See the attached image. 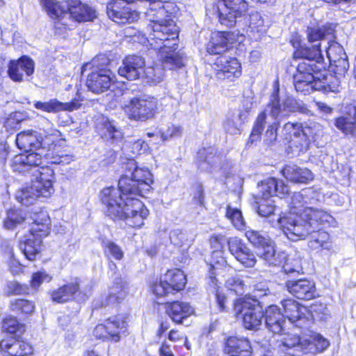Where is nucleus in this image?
I'll list each match as a JSON object with an SVG mask.
<instances>
[{
  "mask_svg": "<svg viewBox=\"0 0 356 356\" xmlns=\"http://www.w3.org/2000/svg\"><path fill=\"white\" fill-rule=\"evenodd\" d=\"M129 164L134 168L131 177L122 176L119 179L118 188H104L101 200L106 213L111 218L123 220L130 227H140L149 211L138 197H144L150 191L153 175L147 168L135 167L133 161Z\"/></svg>",
  "mask_w": 356,
  "mask_h": 356,
  "instance_id": "1",
  "label": "nucleus"
},
{
  "mask_svg": "<svg viewBox=\"0 0 356 356\" xmlns=\"http://www.w3.org/2000/svg\"><path fill=\"white\" fill-rule=\"evenodd\" d=\"M146 16L152 22V32L147 38L152 49L159 51V56L164 65L170 69L182 67L184 63V53L177 51L179 30L168 10L161 3L147 8Z\"/></svg>",
  "mask_w": 356,
  "mask_h": 356,
  "instance_id": "2",
  "label": "nucleus"
},
{
  "mask_svg": "<svg viewBox=\"0 0 356 356\" xmlns=\"http://www.w3.org/2000/svg\"><path fill=\"white\" fill-rule=\"evenodd\" d=\"M297 54L307 58L298 64L296 73L293 76L294 86L298 92L309 93L314 90L320 89L338 91L339 80L331 74L321 73L325 67L318 47H314L312 54L309 49H302Z\"/></svg>",
  "mask_w": 356,
  "mask_h": 356,
  "instance_id": "3",
  "label": "nucleus"
},
{
  "mask_svg": "<svg viewBox=\"0 0 356 356\" xmlns=\"http://www.w3.org/2000/svg\"><path fill=\"white\" fill-rule=\"evenodd\" d=\"M332 220V217L326 211L307 207L300 214L279 218L272 225L282 229L289 240L297 241L305 239L309 231L314 232Z\"/></svg>",
  "mask_w": 356,
  "mask_h": 356,
  "instance_id": "4",
  "label": "nucleus"
},
{
  "mask_svg": "<svg viewBox=\"0 0 356 356\" xmlns=\"http://www.w3.org/2000/svg\"><path fill=\"white\" fill-rule=\"evenodd\" d=\"M42 6L54 20L55 32L64 35L67 30L75 27L76 22L92 21L96 17V11L90 6L79 1L71 4L67 10L56 0H42Z\"/></svg>",
  "mask_w": 356,
  "mask_h": 356,
  "instance_id": "5",
  "label": "nucleus"
},
{
  "mask_svg": "<svg viewBox=\"0 0 356 356\" xmlns=\"http://www.w3.org/2000/svg\"><path fill=\"white\" fill-rule=\"evenodd\" d=\"M296 112L307 114L309 111L292 96L286 95L281 98L279 96V86L276 84L274 92L270 97L269 102L256 119L250 140L252 143L259 138L266 126L268 118L278 121V119L286 118Z\"/></svg>",
  "mask_w": 356,
  "mask_h": 356,
  "instance_id": "6",
  "label": "nucleus"
},
{
  "mask_svg": "<svg viewBox=\"0 0 356 356\" xmlns=\"http://www.w3.org/2000/svg\"><path fill=\"white\" fill-rule=\"evenodd\" d=\"M54 170L51 168H42L40 177H33L30 185L16 191L17 201L24 206H29L40 198L49 197L54 191Z\"/></svg>",
  "mask_w": 356,
  "mask_h": 356,
  "instance_id": "7",
  "label": "nucleus"
},
{
  "mask_svg": "<svg viewBox=\"0 0 356 356\" xmlns=\"http://www.w3.org/2000/svg\"><path fill=\"white\" fill-rule=\"evenodd\" d=\"M51 220L47 211L35 214L25 241L19 243V249L29 261L35 259L42 248V238L50 232Z\"/></svg>",
  "mask_w": 356,
  "mask_h": 356,
  "instance_id": "8",
  "label": "nucleus"
},
{
  "mask_svg": "<svg viewBox=\"0 0 356 356\" xmlns=\"http://www.w3.org/2000/svg\"><path fill=\"white\" fill-rule=\"evenodd\" d=\"M260 188L261 197L258 202L257 213L261 216L269 218V223L273 227L272 222L284 216H280L276 220L271 218V216L274 214L276 208L274 206L275 201L270 197L273 195H276L280 198H284L289 193V187L281 180L278 181L275 178H269L261 182Z\"/></svg>",
  "mask_w": 356,
  "mask_h": 356,
  "instance_id": "9",
  "label": "nucleus"
},
{
  "mask_svg": "<svg viewBox=\"0 0 356 356\" xmlns=\"http://www.w3.org/2000/svg\"><path fill=\"white\" fill-rule=\"evenodd\" d=\"M234 309L236 317L243 320L246 329L258 330L261 325L264 312L257 300L240 298L234 303Z\"/></svg>",
  "mask_w": 356,
  "mask_h": 356,
  "instance_id": "10",
  "label": "nucleus"
},
{
  "mask_svg": "<svg viewBox=\"0 0 356 356\" xmlns=\"http://www.w3.org/2000/svg\"><path fill=\"white\" fill-rule=\"evenodd\" d=\"M124 110L129 119L145 122L156 115L158 102L152 96L143 95L131 99Z\"/></svg>",
  "mask_w": 356,
  "mask_h": 356,
  "instance_id": "11",
  "label": "nucleus"
},
{
  "mask_svg": "<svg viewBox=\"0 0 356 356\" xmlns=\"http://www.w3.org/2000/svg\"><path fill=\"white\" fill-rule=\"evenodd\" d=\"M186 284V278L179 269L168 270L159 281L151 286L152 293L157 297H165L182 290Z\"/></svg>",
  "mask_w": 356,
  "mask_h": 356,
  "instance_id": "12",
  "label": "nucleus"
},
{
  "mask_svg": "<svg viewBox=\"0 0 356 356\" xmlns=\"http://www.w3.org/2000/svg\"><path fill=\"white\" fill-rule=\"evenodd\" d=\"M42 162L43 159L40 153L26 152L15 155L11 160L10 167L15 172L31 173L33 177H36V176L40 177L42 168H49L47 165H42Z\"/></svg>",
  "mask_w": 356,
  "mask_h": 356,
  "instance_id": "13",
  "label": "nucleus"
},
{
  "mask_svg": "<svg viewBox=\"0 0 356 356\" xmlns=\"http://www.w3.org/2000/svg\"><path fill=\"white\" fill-rule=\"evenodd\" d=\"M282 305L289 325L302 328L310 324L312 315L306 307L293 299L284 300Z\"/></svg>",
  "mask_w": 356,
  "mask_h": 356,
  "instance_id": "14",
  "label": "nucleus"
},
{
  "mask_svg": "<svg viewBox=\"0 0 356 356\" xmlns=\"http://www.w3.org/2000/svg\"><path fill=\"white\" fill-rule=\"evenodd\" d=\"M223 6L218 8V19L222 25L233 27L237 18L245 15L248 9L245 0H222Z\"/></svg>",
  "mask_w": 356,
  "mask_h": 356,
  "instance_id": "15",
  "label": "nucleus"
},
{
  "mask_svg": "<svg viewBox=\"0 0 356 356\" xmlns=\"http://www.w3.org/2000/svg\"><path fill=\"white\" fill-rule=\"evenodd\" d=\"M127 0H112L107 5V15L110 19L119 24L132 23L139 18V13L132 10Z\"/></svg>",
  "mask_w": 356,
  "mask_h": 356,
  "instance_id": "16",
  "label": "nucleus"
},
{
  "mask_svg": "<svg viewBox=\"0 0 356 356\" xmlns=\"http://www.w3.org/2000/svg\"><path fill=\"white\" fill-rule=\"evenodd\" d=\"M115 82V76L108 68H97L88 74L86 80L88 88L95 93H102L109 89Z\"/></svg>",
  "mask_w": 356,
  "mask_h": 356,
  "instance_id": "17",
  "label": "nucleus"
},
{
  "mask_svg": "<svg viewBox=\"0 0 356 356\" xmlns=\"http://www.w3.org/2000/svg\"><path fill=\"white\" fill-rule=\"evenodd\" d=\"M230 253L244 267L252 268L257 262L256 257L247 245L238 237H231L227 240Z\"/></svg>",
  "mask_w": 356,
  "mask_h": 356,
  "instance_id": "18",
  "label": "nucleus"
},
{
  "mask_svg": "<svg viewBox=\"0 0 356 356\" xmlns=\"http://www.w3.org/2000/svg\"><path fill=\"white\" fill-rule=\"evenodd\" d=\"M215 66L218 79L232 80L241 74V65L236 58L220 56L216 59Z\"/></svg>",
  "mask_w": 356,
  "mask_h": 356,
  "instance_id": "19",
  "label": "nucleus"
},
{
  "mask_svg": "<svg viewBox=\"0 0 356 356\" xmlns=\"http://www.w3.org/2000/svg\"><path fill=\"white\" fill-rule=\"evenodd\" d=\"M145 59L142 56L131 55L124 59L122 65L118 69V73L127 79L136 80L145 74Z\"/></svg>",
  "mask_w": 356,
  "mask_h": 356,
  "instance_id": "20",
  "label": "nucleus"
},
{
  "mask_svg": "<svg viewBox=\"0 0 356 356\" xmlns=\"http://www.w3.org/2000/svg\"><path fill=\"white\" fill-rule=\"evenodd\" d=\"M33 350L30 343L15 337H8L0 341V352L3 356H29Z\"/></svg>",
  "mask_w": 356,
  "mask_h": 356,
  "instance_id": "21",
  "label": "nucleus"
},
{
  "mask_svg": "<svg viewBox=\"0 0 356 356\" xmlns=\"http://www.w3.org/2000/svg\"><path fill=\"white\" fill-rule=\"evenodd\" d=\"M324 127L318 122L309 121L305 122L303 127V138L299 145H296V140H294L291 145V151L293 153L299 154L305 152L309 147L310 138L315 140L321 136L323 133Z\"/></svg>",
  "mask_w": 356,
  "mask_h": 356,
  "instance_id": "22",
  "label": "nucleus"
},
{
  "mask_svg": "<svg viewBox=\"0 0 356 356\" xmlns=\"http://www.w3.org/2000/svg\"><path fill=\"white\" fill-rule=\"evenodd\" d=\"M286 288L291 294L301 300H312L317 296L314 282L307 279L288 281Z\"/></svg>",
  "mask_w": 356,
  "mask_h": 356,
  "instance_id": "23",
  "label": "nucleus"
},
{
  "mask_svg": "<svg viewBox=\"0 0 356 356\" xmlns=\"http://www.w3.org/2000/svg\"><path fill=\"white\" fill-rule=\"evenodd\" d=\"M266 325L267 328L275 334L284 333L290 325L285 320V316L276 305H270L266 310Z\"/></svg>",
  "mask_w": 356,
  "mask_h": 356,
  "instance_id": "24",
  "label": "nucleus"
},
{
  "mask_svg": "<svg viewBox=\"0 0 356 356\" xmlns=\"http://www.w3.org/2000/svg\"><path fill=\"white\" fill-rule=\"evenodd\" d=\"M325 43L324 47L330 64L340 68L338 70L339 74L346 72L348 63L343 47L334 41L329 40Z\"/></svg>",
  "mask_w": 356,
  "mask_h": 356,
  "instance_id": "25",
  "label": "nucleus"
},
{
  "mask_svg": "<svg viewBox=\"0 0 356 356\" xmlns=\"http://www.w3.org/2000/svg\"><path fill=\"white\" fill-rule=\"evenodd\" d=\"M22 72L31 76L34 72V62L27 56H22L17 60H10L8 64V74L15 82L23 81Z\"/></svg>",
  "mask_w": 356,
  "mask_h": 356,
  "instance_id": "26",
  "label": "nucleus"
},
{
  "mask_svg": "<svg viewBox=\"0 0 356 356\" xmlns=\"http://www.w3.org/2000/svg\"><path fill=\"white\" fill-rule=\"evenodd\" d=\"M81 101L82 99L75 98L70 102H61L56 99H51L48 102L37 101L34 103V106L37 109L47 113L72 112L81 107Z\"/></svg>",
  "mask_w": 356,
  "mask_h": 356,
  "instance_id": "27",
  "label": "nucleus"
},
{
  "mask_svg": "<svg viewBox=\"0 0 356 356\" xmlns=\"http://www.w3.org/2000/svg\"><path fill=\"white\" fill-rule=\"evenodd\" d=\"M300 347L303 349V354H316L324 352L329 346L330 341L322 334L311 332L309 334L302 336V342Z\"/></svg>",
  "mask_w": 356,
  "mask_h": 356,
  "instance_id": "28",
  "label": "nucleus"
},
{
  "mask_svg": "<svg viewBox=\"0 0 356 356\" xmlns=\"http://www.w3.org/2000/svg\"><path fill=\"white\" fill-rule=\"evenodd\" d=\"M224 352L229 356H252L250 341L245 337H229L225 342Z\"/></svg>",
  "mask_w": 356,
  "mask_h": 356,
  "instance_id": "29",
  "label": "nucleus"
},
{
  "mask_svg": "<svg viewBox=\"0 0 356 356\" xmlns=\"http://www.w3.org/2000/svg\"><path fill=\"white\" fill-rule=\"evenodd\" d=\"M234 34L227 31H218L211 34L207 49L211 54H220L225 52L234 42Z\"/></svg>",
  "mask_w": 356,
  "mask_h": 356,
  "instance_id": "30",
  "label": "nucleus"
},
{
  "mask_svg": "<svg viewBox=\"0 0 356 356\" xmlns=\"http://www.w3.org/2000/svg\"><path fill=\"white\" fill-rule=\"evenodd\" d=\"M167 315L175 323H181L182 321L194 314V309L187 302L174 301L167 302L165 305Z\"/></svg>",
  "mask_w": 356,
  "mask_h": 356,
  "instance_id": "31",
  "label": "nucleus"
},
{
  "mask_svg": "<svg viewBox=\"0 0 356 356\" xmlns=\"http://www.w3.org/2000/svg\"><path fill=\"white\" fill-rule=\"evenodd\" d=\"M286 179L295 183L307 184L314 179V175L307 168H300L294 164L286 165L282 170Z\"/></svg>",
  "mask_w": 356,
  "mask_h": 356,
  "instance_id": "32",
  "label": "nucleus"
},
{
  "mask_svg": "<svg viewBox=\"0 0 356 356\" xmlns=\"http://www.w3.org/2000/svg\"><path fill=\"white\" fill-rule=\"evenodd\" d=\"M348 116H342L335 120L336 127L346 135H356V107L353 105L347 106Z\"/></svg>",
  "mask_w": 356,
  "mask_h": 356,
  "instance_id": "33",
  "label": "nucleus"
},
{
  "mask_svg": "<svg viewBox=\"0 0 356 356\" xmlns=\"http://www.w3.org/2000/svg\"><path fill=\"white\" fill-rule=\"evenodd\" d=\"M108 330L110 340L118 342L122 335L127 333V323L122 316H115L108 318L104 322Z\"/></svg>",
  "mask_w": 356,
  "mask_h": 356,
  "instance_id": "34",
  "label": "nucleus"
},
{
  "mask_svg": "<svg viewBox=\"0 0 356 356\" xmlns=\"http://www.w3.org/2000/svg\"><path fill=\"white\" fill-rule=\"evenodd\" d=\"M16 144L21 149L28 151L32 148L39 149L41 147L40 142V134L33 130L24 131L16 136Z\"/></svg>",
  "mask_w": 356,
  "mask_h": 356,
  "instance_id": "35",
  "label": "nucleus"
},
{
  "mask_svg": "<svg viewBox=\"0 0 356 356\" xmlns=\"http://www.w3.org/2000/svg\"><path fill=\"white\" fill-rule=\"evenodd\" d=\"M328 31H329V29H327V27L325 26H323L321 27H308L307 28V34L308 40L310 42L320 41V43H318L317 44H314L312 48H309V49L311 50L312 54L313 53V50H314V47H318V49L320 51L321 55L322 56L321 47L323 44V43L327 42V41H325V37L328 34ZM302 49H308V47H301L300 49H298L295 52V56L296 57H300V58H303L302 60H307V58L297 54L298 51Z\"/></svg>",
  "mask_w": 356,
  "mask_h": 356,
  "instance_id": "36",
  "label": "nucleus"
},
{
  "mask_svg": "<svg viewBox=\"0 0 356 356\" xmlns=\"http://www.w3.org/2000/svg\"><path fill=\"white\" fill-rule=\"evenodd\" d=\"M268 27L259 12L250 14L248 31L250 37L255 40H260L266 33Z\"/></svg>",
  "mask_w": 356,
  "mask_h": 356,
  "instance_id": "37",
  "label": "nucleus"
},
{
  "mask_svg": "<svg viewBox=\"0 0 356 356\" xmlns=\"http://www.w3.org/2000/svg\"><path fill=\"white\" fill-rule=\"evenodd\" d=\"M302 342V337L287 334L278 348L282 352L291 356H300V353L303 354V349L300 347Z\"/></svg>",
  "mask_w": 356,
  "mask_h": 356,
  "instance_id": "38",
  "label": "nucleus"
},
{
  "mask_svg": "<svg viewBox=\"0 0 356 356\" xmlns=\"http://www.w3.org/2000/svg\"><path fill=\"white\" fill-rule=\"evenodd\" d=\"M79 284L75 282L65 284L51 293V298L53 302L63 303L73 299L74 294L79 291Z\"/></svg>",
  "mask_w": 356,
  "mask_h": 356,
  "instance_id": "39",
  "label": "nucleus"
},
{
  "mask_svg": "<svg viewBox=\"0 0 356 356\" xmlns=\"http://www.w3.org/2000/svg\"><path fill=\"white\" fill-rule=\"evenodd\" d=\"M307 237H309V246L313 250L332 248L328 233L322 230L321 228L316 229L314 232L309 231Z\"/></svg>",
  "mask_w": 356,
  "mask_h": 356,
  "instance_id": "40",
  "label": "nucleus"
},
{
  "mask_svg": "<svg viewBox=\"0 0 356 356\" xmlns=\"http://www.w3.org/2000/svg\"><path fill=\"white\" fill-rule=\"evenodd\" d=\"M258 255L269 266H280L286 258L284 252H276L271 241L259 250Z\"/></svg>",
  "mask_w": 356,
  "mask_h": 356,
  "instance_id": "41",
  "label": "nucleus"
},
{
  "mask_svg": "<svg viewBox=\"0 0 356 356\" xmlns=\"http://www.w3.org/2000/svg\"><path fill=\"white\" fill-rule=\"evenodd\" d=\"M314 193L312 188H307L303 190L300 193H294L290 197V201L287 202L291 209H293L294 211L291 214L298 215V212L300 211V208L303 207L305 204L311 203L309 197Z\"/></svg>",
  "mask_w": 356,
  "mask_h": 356,
  "instance_id": "42",
  "label": "nucleus"
},
{
  "mask_svg": "<svg viewBox=\"0 0 356 356\" xmlns=\"http://www.w3.org/2000/svg\"><path fill=\"white\" fill-rule=\"evenodd\" d=\"M26 213L19 209H10L3 221V228L8 230L15 229L22 225L26 220Z\"/></svg>",
  "mask_w": 356,
  "mask_h": 356,
  "instance_id": "43",
  "label": "nucleus"
},
{
  "mask_svg": "<svg viewBox=\"0 0 356 356\" xmlns=\"http://www.w3.org/2000/svg\"><path fill=\"white\" fill-rule=\"evenodd\" d=\"M127 295L125 283L121 279H118L111 286L109 293L107 296V304L114 305L120 302Z\"/></svg>",
  "mask_w": 356,
  "mask_h": 356,
  "instance_id": "44",
  "label": "nucleus"
},
{
  "mask_svg": "<svg viewBox=\"0 0 356 356\" xmlns=\"http://www.w3.org/2000/svg\"><path fill=\"white\" fill-rule=\"evenodd\" d=\"M200 160V168L202 170H209L211 167L219 161V156L213 147L202 148L198 152Z\"/></svg>",
  "mask_w": 356,
  "mask_h": 356,
  "instance_id": "45",
  "label": "nucleus"
},
{
  "mask_svg": "<svg viewBox=\"0 0 356 356\" xmlns=\"http://www.w3.org/2000/svg\"><path fill=\"white\" fill-rule=\"evenodd\" d=\"M10 309L19 314H31L35 310V303L29 300L18 298L10 302Z\"/></svg>",
  "mask_w": 356,
  "mask_h": 356,
  "instance_id": "46",
  "label": "nucleus"
},
{
  "mask_svg": "<svg viewBox=\"0 0 356 356\" xmlns=\"http://www.w3.org/2000/svg\"><path fill=\"white\" fill-rule=\"evenodd\" d=\"M158 57L159 62L161 63V65L160 64L156 63L154 66L146 67L145 72V75L146 77L154 83H159L163 79L165 68L170 70L164 65L163 60H161L159 55Z\"/></svg>",
  "mask_w": 356,
  "mask_h": 356,
  "instance_id": "47",
  "label": "nucleus"
},
{
  "mask_svg": "<svg viewBox=\"0 0 356 356\" xmlns=\"http://www.w3.org/2000/svg\"><path fill=\"white\" fill-rule=\"evenodd\" d=\"M304 124L300 123L287 122L284 125L283 129L290 136H293L294 138L291 140L289 147L291 149L292 143L296 140V145H299L301 138H303Z\"/></svg>",
  "mask_w": 356,
  "mask_h": 356,
  "instance_id": "48",
  "label": "nucleus"
},
{
  "mask_svg": "<svg viewBox=\"0 0 356 356\" xmlns=\"http://www.w3.org/2000/svg\"><path fill=\"white\" fill-rule=\"evenodd\" d=\"M104 252L108 259L113 258L120 261L124 257V252L122 248L111 241H106L102 243Z\"/></svg>",
  "mask_w": 356,
  "mask_h": 356,
  "instance_id": "49",
  "label": "nucleus"
},
{
  "mask_svg": "<svg viewBox=\"0 0 356 356\" xmlns=\"http://www.w3.org/2000/svg\"><path fill=\"white\" fill-rule=\"evenodd\" d=\"M3 293L6 296L25 295L29 293V288L25 284L11 280L6 282Z\"/></svg>",
  "mask_w": 356,
  "mask_h": 356,
  "instance_id": "50",
  "label": "nucleus"
},
{
  "mask_svg": "<svg viewBox=\"0 0 356 356\" xmlns=\"http://www.w3.org/2000/svg\"><path fill=\"white\" fill-rule=\"evenodd\" d=\"M3 329L8 333L20 335L25 331V326L17 318L9 316L4 319Z\"/></svg>",
  "mask_w": 356,
  "mask_h": 356,
  "instance_id": "51",
  "label": "nucleus"
},
{
  "mask_svg": "<svg viewBox=\"0 0 356 356\" xmlns=\"http://www.w3.org/2000/svg\"><path fill=\"white\" fill-rule=\"evenodd\" d=\"M226 217L232 222L236 229L238 230L244 229L245 222L242 213L239 209L228 206L227 208Z\"/></svg>",
  "mask_w": 356,
  "mask_h": 356,
  "instance_id": "52",
  "label": "nucleus"
},
{
  "mask_svg": "<svg viewBox=\"0 0 356 356\" xmlns=\"http://www.w3.org/2000/svg\"><path fill=\"white\" fill-rule=\"evenodd\" d=\"M60 132L56 129L51 128L49 131H44L43 134H40V142L42 148H51L60 137Z\"/></svg>",
  "mask_w": 356,
  "mask_h": 356,
  "instance_id": "53",
  "label": "nucleus"
},
{
  "mask_svg": "<svg viewBox=\"0 0 356 356\" xmlns=\"http://www.w3.org/2000/svg\"><path fill=\"white\" fill-rule=\"evenodd\" d=\"M245 236L253 245L260 249L271 241L268 237L252 229L248 230L245 232Z\"/></svg>",
  "mask_w": 356,
  "mask_h": 356,
  "instance_id": "54",
  "label": "nucleus"
},
{
  "mask_svg": "<svg viewBox=\"0 0 356 356\" xmlns=\"http://www.w3.org/2000/svg\"><path fill=\"white\" fill-rule=\"evenodd\" d=\"M225 285L228 289L234 291L236 294H242L244 292L245 284L238 276H234L226 280Z\"/></svg>",
  "mask_w": 356,
  "mask_h": 356,
  "instance_id": "55",
  "label": "nucleus"
},
{
  "mask_svg": "<svg viewBox=\"0 0 356 356\" xmlns=\"http://www.w3.org/2000/svg\"><path fill=\"white\" fill-rule=\"evenodd\" d=\"M170 239L172 244L176 246L181 247L187 245L188 235L186 232L176 229L170 232Z\"/></svg>",
  "mask_w": 356,
  "mask_h": 356,
  "instance_id": "56",
  "label": "nucleus"
},
{
  "mask_svg": "<svg viewBox=\"0 0 356 356\" xmlns=\"http://www.w3.org/2000/svg\"><path fill=\"white\" fill-rule=\"evenodd\" d=\"M182 134V129L179 126L171 124L165 130L160 131L161 139L165 142L170 138L179 137Z\"/></svg>",
  "mask_w": 356,
  "mask_h": 356,
  "instance_id": "57",
  "label": "nucleus"
},
{
  "mask_svg": "<svg viewBox=\"0 0 356 356\" xmlns=\"http://www.w3.org/2000/svg\"><path fill=\"white\" fill-rule=\"evenodd\" d=\"M269 118H267V122L266 123V124L267 123L270 124L266 131L265 137L267 143L270 144L275 142L277 139V130L279 126V121L272 120V122H270Z\"/></svg>",
  "mask_w": 356,
  "mask_h": 356,
  "instance_id": "58",
  "label": "nucleus"
},
{
  "mask_svg": "<svg viewBox=\"0 0 356 356\" xmlns=\"http://www.w3.org/2000/svg\"><path fill=\"white\" fill-rule=\"evenodd\" d=\"M283 270L285 273L291 274L293 273H300L302 271V267L299 259H287L283 265Z\"/></svg>",
  "mask_w": 356,
  "mask_h": 356,
  "instance_id": "59",
  "label": "nucleus"
},
{
  "mask_svg": "<svg viewBox=\"0 0 356 356\" xmlns=\"http://www.w3.org/2000/svg\"><path fill=\"white\" fill-rule=\"evenodd\" d=\"M105 129L104 135L113 140L119 139L122 137L121 131L115 127L113 122H106L104 124Z\"/></svg>",
  "mask_w": 356,
  "mask_h": 356,
  "instance_id": "60",
  "label": "nucleus"
},
{
  "mask_svg": "<svg viewBox=\"0 0 356 356\" xmlns=\"http://www.w3.org/2000/svg\"><path fill=\"white\" fill-rule=\"evenodd\" d=\"M169 340L174 342H179L180 344L185 346L186 349L189 351L191 349V345L188 341L186 337L179 334L177 331L171 330L168 334ZM184 356H190L189 352L186 353Z\"/></svg>",
  "mask_w": 356,
  "mask_h": 356,
  "instance_id": "61",
  "label": "nucleus"
},
{
  "mask_svg": "<svg viewBox=\"0 0 356 356\" xmlns=\"http://www.w3.org/2000/svg\"><path fill=\"white\" fill-rule=\"evenodd\" d=\"M51 280V277L45 272L38 271L35 273H33L32 275L31 284L32 287L37 288L43 282H49Z\"/></svg>",
  "mask_w": 356,
  "mask_h": 356,
  "instance_id": "62",
  "label": "nucleus"
},
{
  "mask_svg": "<svg viewBox=\"0 0 356 356\" xmlns=\"http://www.w3.org/2000/svg\"><path fill=\"white\" fill-rule=\"evenodd\" d=\"M148 149V144L141 139H138L131 144V151L134 154H141L147 152Z\"/></svg>",
  "mask_w": 356,
  "mask_h": 356,
  "instance_id": "63",
  "label": "nucleus"
},
{
  "mask_svg": "<svg viewBox=\"0 0 356 356\" xmlns=\"http://www.w3.org/2000/svg\"><path fill=\"white\" fill-rule=\"evenodd\" d=\"M10 273L13 275H18L23 271L22 264L14 257L6 260Z\"/></svg>",
  "mask_w": 356,
  "mask_h": 356,
  "instance_id": "64",
  "label": "nucleus"
}]
</instances>
